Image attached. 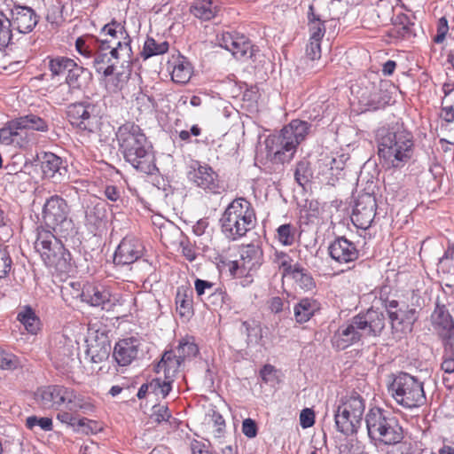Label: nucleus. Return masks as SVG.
<instances>
[{
	"label": "nucleus",
	"instance_id": "nucleus-64",
	"mask_svg": "<svg viewBox=\"0 0 454 454\" xmlns=\"http://www.w3.org/2000/svg\"><path fill=\"white\" fill-rule=\"evenodd\" d=\"M315 423V413L313 410L305 408L300 414V425L302 428H309Z\"/></svg>",
	"mask_w": 454,
	"mask_h": 454
},
{
	"label": "nucleus",
	"instance_id": "nucleus-20",
	"mask_svg": "<svg viewBox=\"0 0 454 454\" xmlns=\"http://www.w3.org/2000/svg\"><path fill=\"white\" fill-rule=\"evenodd\" d=\"M140 341L136 338L120 340L114 348L113 356L118 365L127 366L137 358Z\"/></svg>",
	"mask_w": 454,
	"mask_h": 454
},
{
	"label": "nucleus",
	"instance_id": "nucleus-49",
	"mask_svg": "<svg viewBox=\"0 0 454 454\" xmlns=\"http://www.w3.org/2000/svg\"><path fill=\"white\" fill-rule=\"evenodd\" d=\"M295 233V227L290 223L282 224L277 229L278 239L284 246H291L294 243Z\"/></svg>",
	"mask_w": 454,
	"mask_h": 454
},
{
	"label": "nucleus",
	"instance_id": "nucleus-8",
	"mask_svg": "<svg viewBox=\"0 0 454 454\" xmlns=\"http://www.w3.org/2000/svg\"><path fill=\"white\" fill-rule=\"evenodd\" d=\"M364 399L356 392L340 399L334 413L335 427L344 435L356 434L362 424Z\"/></svg>",
	"mask_w": 454,
	"mask_h": 454
},
{
	"label": "nucleus",
	"instance_id": "nucleus-28",
	"mask_svg": "<svg viewBox=\"0 0 454 454\" xmlns=\"http://www.w3.org/2000/svg\"><path fill=\"white\" fill-rule=\"evenodd\" d=\"M90 77L91 73L75 62L74 67L66 75V83L71 91L82 90Z\"/></svg>",
	"mask_w": 454,
	"mask_h": 454
},
{
	"label": "nucleus",
	"instance_id": "nucleus-34",
	"mask_svg": "<svg viewBox=\"0 0 454 454\" xmlns=\"http://www.w3.org/2000/svg\"><path fill=\"white\" fill-rule=\"evenodd\" d=\"M190 12L198 19L209 20L215 16L218 7L213 0H194Z\"/></svg>",
	"mask_w": 454,
	"mask_h": 454
},
{
	"label": "nucleus",
	"instance_id": "nucleus-16",
	"mask_svg": "<svg viewBox=\"0 0 454 454\" xmlns=\"http://www.w3.org/2000/svg\"><path fill=\"white\" fill-rule=\"evenodd\" d=\"M188 178L198 187L213 193L219 192L218 175L207 164L195 161L191 165Z\"/></svg>",
	"mask_w": 454,
	"mask_h": 454
},
{
	"label": "nucleus",
	"instance_id": "nucleus-60",
	"mask_svg": "<svg viewBox=\"0 0 454 454\" xmlns=\"http://www.w3.org/2000/svg\"><path fill=\"white\" fill-rule=\"evenodd\" d=\"M306 58L310 61L321 58V41L309 40V43L306 47Z\"/></svg>",
	"mask_w": 454,
	"mask_h": 454
},
{
	"label": "nucleus",
	"instance_id": "nucleus-63",
	"mask_svg": "<svg viewBox=\"0 0 454 454\" xmlns=\"http://www.w3.org/2000/svg\"><path fill=\"white\" fill-rule=\"evenodd\" d=\"M441 116L447 122L454 121V106L451 102H450L449 98H442V100Z\"/></svg>",
	"mask_w": 454,
	"mask_h": 454
},
{
	"label": "nucleus",
	"instance_id": "nucleus-38",
	"mask_svg": "<svg viewBox=\"0 0 454 454\" xmlns=\"http://www.w3.org/2000/svg\"><path fill=\"white\" fill-rule=\"evenodd\" d=\"M295 284L305 292L312 291L316 288V282L309 271L301 264L289 276Z\"/></svg>",
	"mask_w": 454,
	"mask_h": 454
},
{
	"label": "nucleus",
	"instance_id": "nucleus-51",
	"mask_svg": "<svg viewBox=\"0 0 454 454\" xmlns=\"http://www.w3.org/2000/svg\"><path fill=\"white\" fill-rule=\"evenodd\" d=\"M67 409L70 411H82L85 414H90V412L94 411L95 407L90 402H87L78 396L73 390V397H71V402H69Z\"/></svg>",
	"mask_w": 454,
	"mask_h": 454
},
{
	"label": "nucleus",
	"instance_id": "nucleus-33",
	"mask_svg": "<svg viewBox=\"0 0 454 454\" xmlns=\"http://www.w3.org/2000/svg\"><path fill=\"white\" fill-rule=\"evenodd\" d=\"M348 159V157L345 154L337 156L325 155L318 160L319 168H322L323 173L327 169L331 176L338 178L340 172L344 169Z\"/></svg>",
	"mask_w": 454,
	"mask_h": 454
},
{
	"label": "nucleus",
	"instance_id": "nucleus-1",
	"mask_svg": "<svg viewBox=\"0 0 454 454\" xmlns=\"http://www.w3.org/2000/svg\"><path fill=\"white\" fill-rule=\"evenodd\" d=\"M70 207L59 195L48 198L43 207L42 218L46 230L38 232L35 248L44 263L57 270L67 271L70 267L71 254L57 238H67L74 232L70 217Z\"/></svg>",
	"mask_w": 454,
	"mask_h": 454
},
{
	"label": "nucleus",
	"instance_id": "nucleus-23",
	"mask_svg": "<svg viewBox=\"0 0 454 454\" xmlns=\"http://www.w3.org/2000/svg\"><path fill=\"white\" fill-rule=\"evenodd\" d=\"M111 297L110 292L102 286H90L82 293L83 301L106 310H109L114 305Z\"/></svg>",
	"mask_w": 454,
	"mask_h": 454
},
{
	"label": "nucleus",
	"instance_id": "nucleus-15",
	"mask_svg": "<svg viewBox=\"0 0 454 454\" xmlns=\"http://www.w3.org/2000/svg\"><path fill=\"white\" fill-rule=\"evenodd\" d=\"M86 356L91 363L99 364L108 359L112 346L108 333L97 330L89 333L86 339Z\"/></svg>",
	"mask_w": 454,
	"mask_h": 454
},
{
	"label": "nucleus",
	"instance_id": "nucleus-4",
	"mask_svg": "<svg viewBox=\"0 0 454 454\" xmlns=\"http://www.w3.org/2000/svg\"><path fill=\"white\" fill-rule=\"evenodd\" d=\"M365 424L368 437L376 445L400 444L396 453L387 454H420L411 442H403V427L399 419L389 411L380 407L371 408L365 415Z\"/></svg>",
	"mask_w": 454,
	"mask_h": 454
},
{
	"label": "nucleus",
	"instance_id": "nucleus-5",
	"mask_svg": "<svg viewBox=\"0 0 454 454\" xmlns=\"http://www.w3.org/2000/svg\"><path fill=\"white\" fill-rule=\"evenodd\" d=\"M386 317L380 309H369L342 325L333 336V346L343 350L363 338L380 336L386 326Z\"/></svg>",
	"mask_w": 454,
	"mask_h": 454
},
{
	"label": "nucleus",
	"instance_id": "nucleus-50",
	"mask_svg": "<svg viewBox=\"0 0 454 454\" xmlns=\"http://www.w3.org/2000/svg\"><path fill=\"white\" fill-rule=\"evenodd\" d=\"M176 353L184 361L185 358L195 356L199 353V348L193 341L183 339L180 340Z\"/></svg>",
	"mask_w": 454,
	"mask_h": 454
},
{
	"label": "nucleus",
	"instance_id": "nucleus-62",
	"mask_svg": "<svg viewBox=\"0 0 454 454\" xmlns=\"http://www.w3.org/2000/svg\"><path fill=\"white\" fill-rule=\"evenodd\" d=\"M122 192L120 187L114 184H107L104 189V195L112 202L121 200Z\"/></svg>",
	"mask_w": 454,
	"mask_h": 454
},
{
	"label": "nucleus",
	"instance_id": "nucleus-37",
	"mask_svg": "<svg viewBox=\"0 0 454 454\" xmlns=\"http://www.w3.org/2000/svg\"><path fill=\"white\" fill-rule=\"evenodd\" d=\"M17 319L24 325L25 329L35 334L39 330L40 319L30 306H24L18 313Z\"/></svg>",
	"mask_w": 454,
	"mask_h": 454
},
{
	"label": "nucleus",
	"instance_id": "nucleus-3",
	"mask_svg": "<svg viewBox=\"0 0 454 454\" xmlns=\"http://www.w3.org/2000/svg\"><path fill=\"white\" fill-rule=\"evenodd\" d=\"M376 143L378 156L388 168H401L413 157V135L398 123L380 128L376 132Z\"/></svg>",
	"mask_w": 454,
	"mask_h": 454
},
{
	"label": "nucleus",
	"instance_id": "nucleus-26",
	"mask_svg": "<svg viewBox=\"0 0 454 454\" xmlns=\"http://www.w3.org/2000/svg\"><path fill=\"white\" fill-rule=\"evenodd\" d=\"M41 168L45 176L55 177L66 176L67 173V164L60 157L52 153H45L41 163Z\"/></svg>",
	"mask_w": 454,
	"mask_h": 454
},
{
	"label": "nucleus",
	"instance_id": "nucleus-48",
	"mask_svg": "<svg viewBox=\"0 0 454 454\" xmlns=\"http://www.w3.org/2000/svg\"><path fill=\"white\" fill-rule=\"evenodd\" d=\"M15 119L9 121L2 129H0V145H10L14 143L19 135L20 127L14 125Z\"/></svg>",
	"mask_w": 454,
	"mask_h": 454
},
{
	"label": "nucleus",
	"instance_id": "nucleus-27",
	"mask_svg": "<svg viewBox=\"0 0 454 454\" xmlns=\"http://www.w3.org/2000/svg\"><path fill=\"white\" fill-rule=\"evenodd\" d=\"M320 309V303L313 298H302L294 307L295 321L299 324L308 322L317 311Z\"/></svg>",
	"mask_w": 454,
	"mask_h": 454
},
{
	"label": "nucleus",
	"instance_id": "nucleus-31",
	"mask_svg": "<svg viewBox=\"0 0 454 454\" xmlns=\"http://www.w3.org/2000/svg\"><path fill=\"white\" fill-rule=\"evenodd\" d=\"M183 362L184 361L175 351H166L157 365L158 372L162 370L164 372L165 378L172 380L176 373L178 372V369Z\"/></svg>",
	"mask_w": 454,
	"mask_h": 454
},
{
	"label": "nucleus",
	"instance_id": "nucleus-24",
	"mask_svg": "<svg viewBox=\"0 0 454 454\" xmlns=\"http://www.w3.org/2000/svg\"><path fill=\"white\" fill-rule=\"evenodd\" d=\"M419 311L416 308L406 306L399 309L397 313H392V320L389 322L394 332H411L414 323L419 318Z\"/></svg>",
	"mask_w": 454,
	"mask_h": 454
},
{
	"label": "nucleus",
	"instance_id": "nucleus-12",
	"mask_svg": "<svg viewBox=\"0 0 454 454\" xmlns=\"http://www.w3.org/2000/svg\"><path fill=\"white\" fill-rule=\"evenodd\" d=\"M376 199L372 194L358 195L353 208L352 223L359 229H369L376 215Z\"/></svg>",
	"mask_w": 454,
	"mask_h": 454
},
{
	"label": "nucleus",
	"instance_id": "nucleus-19",
	"mask_svg": "<svg viewBox=\"0 0 454 454\" xmlns=\"http://www.w3.org/2000/svg\"><path fill=\"white\" fill-rule=\"evenodd\" d=\"M330 257L338 263H349L359 258V250L355 243L345 237H338L328 247Z\"/></svg>",
	"mask_w": 454,
	"mask_h": 454
},
{
	"label": "nucleus",
	"instance_id": "nucleus-57",
	"mask_svg": "<svg viewBox=\"0 0 454 454\" xmlns=\"http://www.w3.org/2000/svg\"><path fill=\"white\" fill-rule=\"evenodd\" d=\"M172 418L171 412L167 405H153L151 419L157 424L168 421Z\"/></svg>",
	"mask_w": 454,
	"mask_h": 454
},
{
	"label": "nucleus",
	"instance_id": "nucleus-46",
	"mask_svg": "<svg viewBox=\"0 0 454 454\" xmlns=\"http://www.w3.org/2000/svg\"><path fill=\"white\" fill-rule=\"evenodd\" d=\"M242 332L246 333L247 343H258L262 339V328L258 322L244 321L242 323Z\"/></svg>",
	"mask_w": 454,
	"mask_h": 454
},
{
	"label": "nucleus",
	"instance_id": "nucleus-17",
	"mask_svg": "<svg viewBox=\"0 0 454 454\" xmlns=\"http://www.w3.org/2000/svg\"><path fill=\"white\" fill-rule=\"evenodd\" d=\"M145 247L137 238L127 236L118 245L114 254V262L116 265H129L138 261L144 254Z\"/></svg>",
	"mask_w": 454,
	"mask_h": 454
},
{
	"label": "nucleus",
	"instance_id": "nucleus-14",
	"mask_svg": "<svg viewBox=\"0 0 454 454\" xmlns=\"http://www.w3.org/2000/svg\"><path fill=\"white\" fill-rule=\"evenodd\" d=\"M6 12L11 18L13 29L20 34H29L37 26L40 16L36 12L27 5L14 4L12 7L7 8Z\"/></svg>",
	"mask_w": 454,
	"mask_h": 454
},
{
	"label": "nucleus",
	"instance_id": "nucleus-30",
	"mask_svg": "<svg viewBox=\"0 0 454 454\" xmlns=\"http://www.w3.org/2000/svg\"><path fill=\"white\" fill-rule=\"evenodd\" d=\"M394 27L391 29V35L396 38L409 40L415 37L414 23L405 14H399L395 17Z\"/></svg>",
	"mask_w": 454,
	"mask_h": 454
},
{
	"label": "nucleus",
	"instance_id": "nucleus-25",
	"mask_svg": "<svg viewBox=\"0 0 454 454\" xmlns=\"http://www.w3.org/2000/svg\"><path fill=\"white\" fill-rule=\"evenodd\" d=\"M390 97L382 92V90L372 85L369 91H364L359 97V102L364 106L366 110H378L388 104Z\"/></svg>",
	"mask_w": 454,
	"mask_h": 454
},
{
	"label": "nucleus",
	"instance_id": "nucleus-35",
	"mask_svg": "<svg viewBox=\"0 0 454 454\" xmlns=\"http://www.w3.org/2000/svg\"><path fill=\"white\" fill-rule=\"evenodd\" d=\"M176 312L182 317H189L193 314L192 293L184 286L177 288L176 295Z\"/></svg>",
	"mask_w": 454,
	"mask_h": 454
},
{
	"label": "nucleus",
	"instance_id": "nucleus-18",
	"mask_svg": "<svg viewBox=\"0 0 454 454\" xmlns=\"http://www.w3.org/2000/svg\"><path fill=\"white\" fill-rule=\"evenodd\" d=\"M106 46L97 43L92 55L91 65L95 71L106 78L114 74L115 66L122 56V52L117 51L114 55V49H105Z\"/></svg>",
	"mask_w": 454,
	"mask_h": 454
},
{
	"label": "nucleus",
	"instance_id": "nucleus-29",
	"mask_svg": "<svg viewBox=\"0 0 454 454\" xmlns=\"http://www.w3.org/2000/svg\"><path fill=\"white\" fill-rule=\"evenodd\" d=\"M45 61H47V67L51 77L67 75L72 70V67H74L75 63L71 58L59 55L48 56Z\"/></svg>",
	"mask_w": 454,
	"mask_h": 454
},
{
	"label": "nucleus",
	"instance_id": "nucleus-10",
	"mask_svg": "<svg viewBox=\"0 0 454 454\" xmlns=\"http://www.w3.org/2000/svg\"><path fill=\"white\" fill-rule=\"evenodd\" d=\"M100 35L104 36L102 39L97 40V43L106 46L105 49H114V55L117 51L122 52V56H126L130 62L132 56L131 38L124 26L116 20L106 24L100 31Z\"/></svg>",
	"mask_w": 454,
	"mask_h": 454
},
{
	"label": "nucleus",
	"instance_id": "nucleus-52",
	"mask_svg": "<svg viewBox=\"0 0 454 454\" xmlns=\"http://www.w3.org/2000/svg\"><path fill=\"white\" fill-rule=\"evenodd\" d=\"M312 176L309 163L308 161L301 160L297 163L294 171V179L299 185L304 186L309 183Z\"/></svg>",
	"mask_w": 454,
	"mask_h": 454
},
{
	"label": "nucleus",
	"instance_id": "nucleus-40",
	"mask_svg": "<svg viewBox=\"0 0 454 454\" xmlns=\"http://www.w3.org/2000/svg\"><path fill=\"white\" fill-rule=\"evenodd\" d=\"M13 30L9 13L0 10V50L9 45L13 35Z\"/></svg>",
	"mask_w": 454,
	"mask_h": 454
},
{
	"label": "nucleus",
	"instance_id": "nucleus-54",
	"mask_svg": "<svg viewBox=\"0 0 454 454\" xmlns=\"http://www.w3.org/2000/svg\"><path fill=\"white\" fill-rule=\"evenodd\" d=\"M26 427L29 430H34L35 427H39L43 431H51L53 428L52 419L48 417L29 416L26 419Z\"/></svg>",
	"mask_w": 454,
	"mask_h": 454
},
{
	"label": "nucleus",
	"instance_id": "nucleus-22",
	"mask_svg": "<svg viewBox=\"0 0 454 454\" xmlns=\"http://www.w3.org/2000/svg\"><path fill=\"white\" fill-rule=\"evenodd\" d=\"M431 319L434 329L442 340L454 338V321L445 305L436 302Z\"/></svg>",
	"mask_w": 454,
	"mask_h": 454
},
{
	"label": "nucleus",
	"instance_id": "nucleus-59",
	"mask_svg": "<svg viewBox=\"0 0 454 454\" xmlns=\"http://www.w3.org/2000/svg\"><path fill=\"white\" fill-rule=\"evenodd\" d=\"M12 268V259L8 251L0 246V278L5 277Z\"/></svg>",
	"mask_w": 454,
	"mask_h": 454
},
{
	"label": "nucleus",
	"instance_id": "nucleus-13",
	"mask_svg": "<svg viewBox=\"0 0 454 454\" xmlns=\"http://www.w3.org/2000/svg\"><path fill=\"white\" fill-rule=\"evenodd\" d=\"M71 397L73 389L59 385L47 386L37 391V400L44 409L59 410L62 405L67 408Z\"/></svg>",
	"mask_w": 454,
	"mask_h": 454
},
{
	"label": "nucleus",
	"instance_id": "nucleus-11",
	"mask_svg": "<svg viewBox=\"0 0 454 454\" xmlns=\"http://www.w3.org/2000/svg\"><path fill=\"white\" fill-rule=\"evenodd\" d=\"M95 109V106L90 103L72 104L67 110L68 121L80 130L94 132L98 122Z\"/></svg>",
	"mask_w": 454,
	"mask_h": 454
},
{
	"label": "nucleus",
	"instance_id": "nucleus-53",
	"mask_svg": "<svg viewBox=\"0 0 454 454\" xmlns=\"http://www.w3.org/2000/svg\"><path fill=\"white\" fill-rule=\"evenodd\" d=\"M172 380L166 378L165 380H161L159 378L152 380L150 381L151 393L154 394L155 395H160L163 398H165L172 389Z\"/></svg>",
	"mask_w": 454,
	"mask_h": 454
},
{
	"label": "nucleus",
	"instance_id": "nucleus-21",
	"mask_svg": "<svg viewBox=\"0 0 454 454\" xmlns=\"http://www.w3.org/2000/svg\"><path fill=\"white\" fill-rule=\"evenodd\" d=\"M74 347L73 341L60 335L51 347L50 356L57 368H66L74 361Z\"/></svg>",
	"mask_w": 454,
	"mask_h": 454
},
{
	"label": "nucleus",
	"instance_id": "nucleus-55",
	"mask_svg": "<svg viewBox=\"0 0 454 454\" xmlns=\"http://www.w3.org/2000/svg\"><path fill=\"white\" fill-rule=\"evenodd\" d=\"M207 301L204 303L206 306H212L215 309L222 307L229 300L227 293L219 286L213 292Z\"/></svg>",
	"mask_w": 454,
	"mask_h": 454
},
{
	"label": "nucleus",
	"instance_id": "nucleus-45",
	"mask_svg": "<svg viewBox=\"0 0 454 454\" xmlns=\"http://www.w3.org/2000/svg\"><path fill=\"white\" fill-rule=\"evenodd\" d=\"M217 286L218 285L216 283L208 280L196 278L194 281V288L197 296L203 303L214 294L213 292Z\"/></svg>",
	"mask_w": 454,
	"mask_h": 454
},
{
	"label": "nucleus",
	"instance_id": "nucleus-7",
	"mask_svg": "<svg viewBox=\"0 0 454 454\" xmlns=\"http://www.w3.org/2000/svg\"><path fill=\"white\" fill-rule=\"evenodd\" d=\"M221 231L230 240L235 241L253 230L256 224L254 209L245 198H236L225 208L220 218Z\"/></svg>",
	"mask_w": 454,
	"mask_h": 454
},
{
	"label": "nucleus",
	"instance_id": "nucleus-43",
	"mask_svg": "<svg viewBox=\"0 0 454 454\" xmlns=\"http://www.w3.org/2000/svg\"><path fill=\"white\" fill-rule=\"evenodd\" d=\"M293 258L285 252L276 251L274 254V262L282 270L283 277H289L300 266L298 262L293 263Z\"/></svg>",
	"mask_w": 454,
	"mask_h": 454
},
{
	"label": "nucleus",
	"instance_id": "nucleus-9",
	"mask_svg": "<svg viewBox=\"0 0 454 454\" xmlns=\"http://www.w3.org/2000/svg\"><path fill=\"white\" fill-rule=\"evenodd\" d=\"M388 389L396 403L404 408H416L426 402L423 383L407 372L393 375Z\"/></svg>",
	"mask_w": 454,
	"mask_h": 454
},
{
	"label": "nucleus",
	"instance_id": "nucleus-6",
	"mask_svg": "<svg viewBox=\"0 0 454 454\" xmlns=\"http://www.w3.org/2000/svg\"><path fill=\"white\" fill-rule=\"evenodd\" d=\"M310 129L311 124L308 121L299 119L291 121L278 134L269 136L265 140L267 157L275 163L289 162Z\"/></svg>",
	"mask_w": 454,
	"mask_h": 454
},
{
	"label": "nucleus",
	"instance_id": "nucleus-2",
	"mask_svg": "<svg viewBox=\"0 0 454 454\" xmlns=\"http://www.w3.org/2000/svg\"><path fill=\"white\" fill-rule=\"evenodd\" d=\"M115 135L126 162L143 174L152 176L158 172L153 144L139 125L127 121Z\"/></svg>",
	"mask_w": 454,
	"mask_h": 454
},
{
	"label": "nucleus",
	"instance_id": "nucleus-41",
	"mask_svg": "<svg viewBox=\"0 0 454 454\" xmlns=\"http://www.w3.org/2000/svg\"><path fill=\"white\" fill-rule=\"evenodd\" d=\"M168 46L167 41L157 42L153 37H147L141 56L144 59H147L153 56L164 54L168 51Z\"/></svg>",
	"mask_w": 454,
	"mask_h": 454
},
{
	"label": "nucleus",
	"instance_id": "nucleus-32",
	"mask_svg": "<svg viewBox=\"0 0 454 454\" xmlns=\"http://www.w3.org/2000/svg\"><path fill=\"white\" fill-rule=\"evenodd\" d=\"M14 125L20 127V129H32L38 132H47L49 130L48 121L34 114L15 118Z\"/></svg>",
	"mask_w": 454,
	"mask_h": 454
},
{
	"label": "nucleus",
	"instance_id": "nucleus-56",
	"mask_svg": "<svg viewBox=\"0 0 454 454\" xmlns=\"http://www.w3.org/2000/svg\"><path fill=\"white\" fill-rule=\"evenodd\" d=\"M18 357L2 348H0V368L4 370H13L19 366Z\"/></svg>",
	"mask_w": 454,
	"mask_h": 454
},
{
	"label": "nucleus",
	"instance_id": "nucleus-36",
	"mask_svg": "<svg viewBox=\"0 0 454 454\" xmlns=\"http://www.w3.org/2000/svg\"><path fill=\"white\" fill-rule=\"evenodd\" d=\"M233 44V47H231L229 51H231L236 59H253L255 56L257 50L254 49V45H252L251 42L246 36L239 35Z\"/></svg>",
	"mask_w": 454,
	"mask_h": 454
},
{
	"label": "nucleus",
	"instance_id": "nucleus-58",
	"mask_svg": "<svg viewBox=\"0 0 454 454\" xmlns=\"http://www.w3.org/2000/svg\"><path fill=\"white\" fill-rule=\"evenodd\" d=\"M325 23V20L308 23L309 40L322 41L326 31Z\"/></svg>",
	"mask_w": 454,
	"mask_h": 454
},
{
	"label": "nucleus",
	"instance_id": "nucleus-44",
	"mask_svg": "<svg viewBox=\"0 0 454 454\" xmlns=\"http://www.w3.org/2000/svg\"><path fill=\"white\" fill-rule=\"evenodd\" d=\"M97 40L92 35L78 37L75 41V48L81 55L90 59L95 51Z\"/></svg>",
	"mask_w": 454,
	"mask_h": 454
},
{
	"label": "nucleus",
	"instance_id": "nucleus-61",
	"mask_svg": "<svg viewBox=\"0 0 454 454\" xmlns=\"http://www.w3.org/2000/svg\"><path fill=\"white\" fill-rule=\"evenodd\" d=\"M130 74L131 69L129 66L122 71L117 72L113 81L115 89L121 90L129 81Z\"/></svg>",
	"mask_w": 454,
	"mask_h": 454
},
{
	"label": "nucleus",
	"instance_id": "nucleus-47",
	"mask_svg": "<svg viewBox=\"0 0 454 454\" xmlns=\"http://www.w3.org/2000/svg\"><path fill=\"white\" fill-rule=\"evenodd\" d=\"M438 271L443 274L454 275V246H450L438 262Z\"/></svg>",
	"mask_w": 454,
	"mask_h": 454
},
{
	"label": "nucleus",
	"instance_id": "nucleus-42",
	"mask_svg": "<svg viewBox=\"0 0 454 454\" xmlns=\"http://www.w3.org/2000/svg\"><path fill=\"white\" fill-rule=\"evenodd\" d=\"M241 258L244 261V264H248V268L251 269L261 263L262 250L258 245L248 244L243 248Z\"/></svg>",
	"mask_w": 454,
	"mask_h": 454
},
{
	"label": "nucleus",
	"instance_id": "nucleus-39",
	"mask_svg": "<svg viewBox=\"0 0 454 454\" xmlns=\"http://www.w3.org/2000/svg\"><path fill=\"white\" fill-rule=\"evenodd\" d=\"M192 76V66L184 58L177 59L175 63L171 79L176 83L184 84L188 82Z\"/></svg>",
	"mask_w": 454,
	"mask_h": 454
}]
</instances>
